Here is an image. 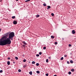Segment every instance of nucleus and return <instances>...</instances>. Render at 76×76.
Here are the masks:
<instances>
[{"label": "nucleus", "instance_id": "4", "mask_svg": "<svg viewBox=\"0 0 76 76\" xmlns=\"http://www.w3.org/2000/svg\"><path fill=\"white\" fill-rule=\"evenodd\" d=\"M13 23L14 25H16V24H17V22L16 21L14 20L13 22Z\"/></svg>", "mask_w": 76, "mask_h": 76}, {"label": "nucleus", "instance_id": "2", "mask_svg": "<svg viewBox=\"0 0 76 76\" xmlns=\"http://www.w3.org/2000/svg\"><path fill=\"white\" fill-rule=\"evenodd\" d=\"M15 36V33L13 32H11L9 35V38L11 40H13V38Z\"/></svg>", "mask_w": 76, "mask_h": 76}, {"label": "nucleus", "instance_id": "18", "mask_svg": "<svg viewBox=\"0 0 76 76\" xmlns=\"http://www.w3.org/2000/svg\"><path fill=\"white\" fill-rule=\"evenodd\" d=\"M31 0H27V1H25V2H28V1H30Z\"/></svg>", "mask_w": 76, "mask_h": 76}, {"label": "nucleus", "instance_id": "21", "mask_svg": "<svg viewBox=\"0 0 76 76\" xmlns=\"http://www.w3.org/2000/svg\"><path fill=\"white\" fill-rule=\"evenodd\" d=\"M15 58L16 60H18V58L17 57H15Z\"/></svg>", "mask_w": 76, "mask_h": 76}, {"label": "nucleus", "instance_id": "40", "mask_svg": "<svg viewBox=\"0 0 76 76\" xmlns=\"http://www.w3.org/2000/svg\"><path fill=\"white\" fill-rule=\"evenodd\" d=\"M70 54L71 55L72 54V53H70Z\"/></svg>", "mask_w": 76, "mask_h": 76}, {"label": "nucleus", "instance_id": "14", "mask_svg": "<svg viewBox=\"0 0 76 76\" xmlns=\"http://www.w3.org/2000/svg\"><path fill=\"white\" fill-rule=\"evenodd\" d=\"M71 71H72V72H74L75 70H74V69H71Z\"/></svg>", "mask_w": 76, "mask_h": 76}, {"label": "nucleus", "instance_id": "20", "mask_svg": "<svg viewBox=\"0 0 76 76\" xmlns=\"http://www.w3.org/2000/svg\"><path fill=\"white\" fill-rule=\"evenodd\" d=\"M12 19H15V16H12Z\"/></svg>", "mask_w": 76, "mask_h": 76}, {"label": "nucleus", "instance_id": "19", "mask_svg": "<svg viewBox=\"0 0 76 76\" xmlns=\"http://www.w3.org/2000/svg\"><path fill=\"white\" fill-rule=\"evenodd\" d=\"M70 62L71 63H73V61L71 60L70 61Z\"/></svg>", "mask_w": 76, "mask_h": 76}, {"label": "nucleus", "instance_id": "24", "mask_svg": "<svg viewBox=\"0 0 76 76\" xmlns=\"http://www.w3.org/2000/svg\"><path fill=\"white\" fill-rule=\"evenodd\" d=\"M18 72H21V70L19 69H18Z\"/></svg>", "mask_w": 76, "mask_h": 76}, {"label": "nucleus", "instance_id": "5", "mask_svg": "<svg viewBox=\"0 0 76 76\" xmlns=\"http://www.w3.org/2000/svg\"><path fill=\"white\" fill-rule=\"evenodd\" d=\"M72 34H75V32L74 30H73L72 31Z\"/></svg>", "mask_w": 76, "mask_h": 76}, {"label": "nucleus", "instance_id": "47", "mask_svg": "<svg viewBox=\"0 0 76 76\" xmlns=\"http://www.w3.org/2000/svg\"><path fill=\"white\" fill-rule=\"evenodd\" d=\"M16 1H18V0H16Z\"/></svg>", "mask_w": 76, "mask_h": 76}, {"label": "nucleus", "instance_id": "17", "mask_svg": "<svg viewBox=\"0 0 76 76\" xmlns=\"http://www.w3.org/2000/svg\"><path fill=\"white\" fill-rule=\"evenodd\" d=\"M36 16L37 18H38V17H39V15H37Z\"/></svg>", "mask_w": 76, "mask_h": 76}, {"label": "nucleus", "instance_id": "38", "mask_svg": "<svg viewBox=\"0 0 76 76\" xmlns=\"http://www.w3.org/2000/svg\"><path fill=\"white\" fill-rule=\"evenodd\" d=\"M45 49H46V48H43L44 50H45Z\"/></svg>", "mask_w": 76, "mask_h": 76}, {"label": "nucleus", "instance_id": "35", "mask_svg": "<svg viewBox=\"0 0 76 76\" xmlns=\"http://www.w3.org/2000/svg\"><path fill=\"white\" fill-rule=\"evenodd\" d=\"M67 64H69V61H67Z\"/></svg>", "mask_w": 76, "mask_h": 76}, {"label": "nucleus", "instance_id": "9", "mask_svg": "<svg viewBox=\"0 0 76 76\" xmlns=\"http://www.w3.org/2000/svg\"><path fill=\"white\" fill-rule=\"evenodd\" d=\"M7 64L8 65H10V61H8L7 62Z\"/></svg>", "mask_w": 76, "mask_h": 76}, {"label": "nucleus", "instance_id": "27", "mask_svg": "<svg viewBox=\"0 0 76 76\" xmlns=\"http://www.w3.org/2000/svg\"><path fill=\"white\" fill-rule=\"evenodd\" d=\"M36 56L37 57H39V54H37V55H36Z\"/></svg>", "mask_w": 76, "mask_h": 76}, {"label": "nucleus", "instance_id": "26", "mask_svg": "<svg viewBox=\"0 0 76 76\" xmlns=\"http://www.w3.org/2000/svg\"><path fill=\"white\" fill-rule=\"evenodd\" d=\"M68 73L69 75H71V72H68Z\"/></svg>", "mask_w": 76, "mask_h": 76}, {"label": "nucleus", "instance_id": "45", "mask_svg": "<svg viewBox=\"0 0 76 76\" xmlns=\"http://www.w3.org/2000/svg\"><path fill=\"white\" fill-rule=\"evenodd\" d=\"M23 57H24V55H23Z\"/></svg>", "mask_w": 76, "mask_h": 76}, {"label": "nucleus", "instance_id": "8", "mask_svg": "<svg viewBox=\"0 0 76 76\" xmlns=\"http://www.w3.org/2000/svg\"><path fill=\"white\" fill-rule=\"evenodd\" d=\"M29 74H30V75H32V71H31V72H29Z\"/></svg>", "mask_w": 76, "mask_h": 76}, {"label": "nucleus", "instance_id": "7", "mask_svg": "<svg viewBox=\"0 0 76 76\" xmlns=\"http://www.w3.org/2000/svg\"><path fill=\"white\" fill-rule=\"evenodd\" d=\"M22 42L23 44H25V45H26V44H27V43H26V42L25 41H23Z\"/></svg>", "mask_w": 76, "mask_h": 76}, {"label": "nucleus", "instance_id": "3", "mask_svg": "<svg viewBox=\"0 0 76 76\" xmlns=\"http://www.w3.org/2000/svg\"><path fill=\"white\" fill-rule=\"evenodd\" d=\"M7 38V37L5 36H4L1 39H0V42L1 41H3V40H5V39ZM1 43H0V45H1Z\"/></svg>", "mask_w": 76, "mask_h": 76}, {"label": "nucleus", "instance_id": "6", "mask_svg": "<svg viewBox=\"0 0 76 76\" xmlns=\"http://www.w3.org/2000/svg\"><path fill=\"white\" fill-rule=\"evenodd\" d=\"M51 8V7L50 6H48V8H47V10H48V9H50Z\"/></svg>", "mask_w": 76, "mask_h": 76}, {"label": "nucleus", "instance_id": "12", "mask_svg": "<svg viewBox=\"0 0 76 76\" xmlns=\"http://www.w3.org/2000/svg\"><path fill=\"white\" fill-rule=\"evenodd\" d=\"M32 63L33 64H35V62L34 61H33L32 62Z\"/></svg>", "mask_w": 76, "mask_h": 76}, {"label": "nucleus", "instance_id": "13", "mask_svg": "<svg viewBox=\"0 0 76 76\" xmlns=\"http://www.w3.org/2000/svg\"><path fill=\"white\" fill-rule=\"evenodd\" d=\"M51 15H52V16H54V13H52L51 14Z\"/></svg>", "mask_w": 76, "mask_h": 76}, {"label": "nucleus", "instance_id": "34", "mask_svg": "<svg viewBox=\"0 0 76 76\" xmlns=\"http://www.w3.org/2000/svg\"><path fill=\"white\" fill-rule=\"evenodd\" d=\"M64 57H67V55H64Z\"/></svg>", "mask_w": 76, "mask_h": 76}, {"label": "nucleus", "instance_id": "15", "mask_svg": "<svg viewBox=\"0 0 76 76\" xmlns=\"http://www.w3.org/2000/svg\"><path fill=\"white\" fill-rule=\"evenodd\" d=\"M43 5L44 6H47V4H44Z\"/></svg>", "mask_w": 76, "mask_h": 76}, {"label": "nucleus", "instance_id": "42", "mask_svg": "<svg viewBox=\"0 0 76 76\" xmlns=\"http://www.w3.org/2000/svg\"><path fill=\"white\" fill-rule=\"evenodd\" d=\"M53 76H57V75H54Z\"/></svg>", "mask_w": 76, "mask_h": 76}, {"label": "nucleus", "instance_id": "10", "mask_svg": "<svg viewBox=\"0 0 76 76\" xmlns=\"http://www.w3.org/2000/svg\"><path fill=\"white\" fill-rule=\"evenodd\" d=\"M36 73H38V74H39V73H40L39 71H37Z\"/></svg>", "mask_w": 76, "mask_h": 76}, {"label": "nucleus", "instance_id": "25", "mask_svg": "<svg viewBox=\"0 0 76 76\" xmlns=\"http://www.w3.org/2000/svg\"><path fill=\"white\" fill-rule=\"evenodd\" d=\"M39 55H41V54H42V53L41 52H40L39 53Z\"/></svg>", "mask_w": 76, "mask_h": 76}, {"label": "nucleus", "instance_id": "30", "mask_svg": "<svg viewBox=\"0 0 76 76\" xmlns=\"http://www.w3.org/2000/svg\"><path fill=\"white\" fill-rule=\"evenodd\" d=\"M2 72H3V70H0V73H2Z\"/></svg>", "mask_w": 76, "mask_h": 76}, {"label": "nucleus", "instance_id": "16", "mask_svg": "<svg viewBox=\"0 0 76 76\" xmlns=\"http://www.w3.org/2000/svg\"><path fill=\"white\" fill-rule=\"evenodd\" d=\"M36 66H39V63H37L36 64Z\"/></svg>", "mask_w": 76, "mask_h": 76}, {"label": "nucleus", "instance_id": "33", "mask_svg": "<svg viewBox=\"0 0 76 76\" xmlns=\"http://www.w3.org/2000/svg\"><path fill=\"white\" fill-rule=\"evenodd\" d=\"M23 47H25V45H23Z\"/></svg>", "mask_w": 76, "mask_h": 76}, {"label": "nucleus", "instance_id": "44", "mask_svg": "<svg viewBox=\"0 0 76 76\" xmlns=\"http://www.w3.org/2000/svg\"><path fill=\"white\" fill-rule=\"evenodd\" d=\"M1 31V28H0V32Z\"/></svg>", "mask_w": 76, "mask_h": 76}, {"label": "nucleus", "instance_id": "43", "mask_svg": "<svg viewBox=\"0 0 76 76\" xmlns=\"http://www.w3.org/2000/svg\"><path fill=\"white\" fill-rule=\"evenodd\" d=\"M43 48H46V47H43Z\"/></svg>", "mask_w": 76, "mask_h": 76}, {"label": "nucleus", "instance_id": "11", "mask_svg": "<svg viewBox=\"0 0 76 76\" xmlns=\"http://www.w3.org/2000/svg\"><path fill=\"white\" fill-rule=\"evenodd\" d=\"M51 38H52V39H54V37L53 36H51Z\"/></svg>", "mask_w": 76, "mask_h": 76}, {"label": "nucleus", "instance_id": "22", "mask_svg": "<svg viewBox=\"0 0 76 76\" xmlns=\"http://www.w3.org/2000/svg\"><path fill=\"white\" fill-rule=\"evenodd\" d=\"M46 62L48 63V59H47L46 60Z\"/></svg>", "mask_w": 76, "mask_h": 76}, {"label": "nucleus", "instance_id": "28", "mask_svg": "<svg viewBox=\"0 0 76 76\" xmlns=\"http://www.w3.org/2000/svg\"><path fill=\"white\" fill-rule=\"evenodd\" d=\"M26 59H24L23 60V62H26Z\"/></svg>", "mask_w": 76, "mask_h": 76}, {"label": "nucleus", "instance_id": "41", "mask_svg": "<svg viewBox=\"0 0 76 76\" xmlns=\"http://www.w3.org/2000/svg\"><path fill=\"white\" fill-rule=\"evenodd\" d=\"M48 58H50V59L51 58V57H49Z\"/></svg>", "mask_w": 76, "mask_h": 76}, {"label": "nucleus", "instance_id": "23", "mask_svg": "<svg viewBox=\"0 0 76 76\" xmlns=\"http://www.w3.org/2000/svg\"><path fill=\"white\" fill-rule=\"evenodd\" d=\"M61 60H63V57H62L61 58Z\"/></svg>", "mask_w": 76, "mask_h": 76}, {"label": "nucleus", "instance_id": "39", "mask_svg": "<svg viewBox=\"0 0 76 76\" xmlns=\"http://www.w3.org/2000/svg\"><path fill=\"white\" fill-rule=\"evenodd\" d=\"M2 1V0H0V2H1Z\"/></svg>", "mask_w": 76, "mask_h": 76}, {"label": "nucleus", "instance_id": "46", "mask_svg": "<svg viewBox=\"0 0 76 76\" xmlns=\"http://www.w3.org/2000/svg\"><path fill=\"white\" fill-rule=\"evenodd\" d=\"M13 63H15V62H14Z\"/></svg>", "mask_w": 76, "mask_h": 76}, {"label": "nucleus", "instance_id": "32", "mask_svg": "<svg viewBox=\"0 0 76 76\" xmlns=\"http://www.w3.org/2000/svg\"><path fill=\"white\" fill-rule=\"evenodd\" d=\"M46 76H48V73H47L46 74Z\"/></svg>", "mask_w": 76, "mask_h": 76}, {"label": "nucleus", "instance_id": "36", "mask_svg": "<svg viewBox=\"0 0 76 76\" xmlns=\"http://www.w3.org/2000/svg\"><path fill=\"white\" fill-rule=\"evenodd\" d=\"M6 35H7V36L8 35H9V33H7V34H6Z\"/></svg>", "mask_w": 76, "mask_h": 76}, {"label": "nucleus", "instance_id": "1", "mask_svg": "<svg viewBox=\"0 0 76 76\" xmlns=\"http://www.w3.org/2000/svg\"><path fill=\"white\" fill-rule=\"evenodd\" d=\"M9 38H7V39L4 40L3 41L0 42L1 45H7V44L9 45L11 44V40Z\"/></svg>", "mask_w": 76, "mask_h": 76}, {"label": "nucleus", "instance_id": "29", "mask_svg": "<svg viewBox=\"0 0 76 76\" xmlns=\"http://www.w3.org/2000/svg\"><path fill=\"white\" fill-rule=\"evenodd\" d=\"M71 46H72V45H71V44L69 45V47H71Z\"/></svg>", "mask_w": 76, "mask_h": 76}, {"label": "nucleus", "instance_id": "37", "mask_svg": "<svg viewBox=\"0 0 76 76\" xmlns=\"http://www.w3.org/2000/svg\"><path fill=\"white\" fill-rule=\"evenodd\" d=\"M8 60H10V58H9V57L8 58Z\"/></svg>", "mask_w": 76, "mask_h": 76}, {"label": "nucleus", "instance_id": "31", "mask_svg": "<svg viewBox=\"0 0 76 76\" xmlns=\"http://www.w3.org/2000/svg\"><path fill=\"white\" fill-rule=\"evenodd\" d=\"M55 45H57V42H55Z\"/></svg>", "mask_w": 76, "mask_h": 76}]
</instances>
